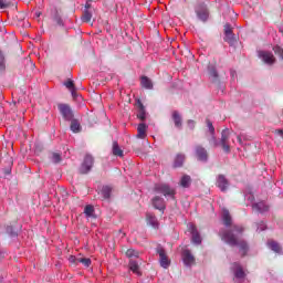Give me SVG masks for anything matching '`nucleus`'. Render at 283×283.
Listing matches in <instances>:
<instances>
[{"label": "nucleus", "mask_w": 283, "mask_h": 283, "mask_svg": "<svg viewBox=\"0 0 283 283\" xmlns=\"http://www.w3.org/2000/svg\"><path fill=\"white\" fill-rule=\"evenodd\" d=\"M242 233H244V227L234 224L231 229L221 233V240L229 247H239L241 258H247V254L249 253V243L244 240H238Z\"/></svg>", "instance_id": "obj_1"}, {"label": "nucleus", "mask_w": 283, "mask_h": 283, "mask_svg": "<svg viewBox=\"0 0 283 283\" xmlns=\"http://www.w3.org/2000/svg\"><path fill=\"white\" fill-rule=\"evenodd\" d=\"M208 78L213 84L217 85L218 90H222V81H220V73L218 72V66L216 64L209 63L207 66Z\"/></svg>", "instance_id": "obj_2"}, {"label": "nucleus", "mask_w": 283, "mask_h": 283, "mask_svg": "<svg viewBox=\"0 0 283 283\" xmlns=\"http://www.w3.org/2000/svg\"><path fill=\"white\" fill-rule=\"evenodd\" d=\"M223 41L230 45V48H235L238 45V38L233 33V27L231 23H226L223 25Z\"/></svg>", "instance_id": "obj_3"}, {"label": "nucleus", "mask_w": 283, "mask_h": 283, "mask_svg": "<svg viewBox=\"0 0 283 283\" xmlns=\"http://www.w3.org/2000/svg\"><path fill=\"white\" fill-rule=\"evenodd\" d=\"M154 189L156 193H160L165 198L176 200V189H174L169 184H156Z\"/></svg>", "instance_id": "obj_4"}, {"label": "nucleus", "mask_w": 283, "mask_h": 283, "mask_svg": "<svg viewBox=\"0 0 283 283\" xmlns=\"http://www.w3.org/2000/svg\"><path fill=\"white\" fill-rule=\"evenodd\" d=\"M195 12L197 14V19H199V21H202V23H207L209 21V7H207V3H197L195 7Z\"/></svg>", "instance_id": "obj_5"}, {"label": "nucleus", "mask_w": 283, "mask_h": 283, "mask_svg": "<svg viewBox=\"0 0 283 283\" xmlns=\"http://www.w3.org/2000/svg\"><path fill=\"white\" fill-rule=\"evenodd\" d=\"M94 167V157L90 154L85 155L80 168L78 174L82 176H86V174H90Z\"/></svg>", "instance_id": "obj_6"}, {"label": "nucleus", "mask_w": 283, "mask_h": 283, "mask_svg": "<svg viewBox=\"0 0 283 283\" xmlns=\"http://www.w3.org/2000/svg\"><path fill=\"white\" fill-rule=\"evenodd\" d=\"M156 254L159 255V264L161 269H167L168 266H171V260H169V256H167V251H165V248L163 245H157Z\"/></svg>", "instance_id": "obj_7"}, {"label": "nucleus", "mask_w": 283, "mask_h": 283, "mask_svg": "<svg viewBox=\"0 0 283 283\" xmlns=\"http://www.w3.org/2000/svg\"><path fill=\"white\" fill-rule=\"evenodd\" d=\"M57 109L66 123H70L74 118V111H72V107L70 104H59Z\"/></svg>", "instance_id": "obj_8"}, {"label": "nucleus", "mask_w": 283, "mask_h": 283, "mask_svg": "<svg viewBox=\"0 0 283 283\" xmlns=\"http://www.w3.org/2000/svg\"><path fill=\"white\" fill-rule=\"evenodd\" d=\"M229 138H231V132L229 130V128H224L221 132V138L219 140V144L222 147L224 154H231V146L229 145Z\"/></svg>", "instance_id": "obj_9"}, {"label": "nucleus", "mask_w": 283, "mask_h": 283, "mask_svg": "<svg viewBox=\"0 0 283 283\" xmlns=\"http://www.w3.org/2000/svg\"><path fill=\"white\" fill-rule=\"evenodd\" d=\"M216 187H218V189L222 193H227V191H229V187H231V182L229 181L227 176H224L223 174H220L216 178Z\"/></svg>", "instance_id": "obj_10"}, {"label": "nucleus", "mask_w": 283, "mask_h": 283, "mask_svg": "<svg viewBox=\"0 0 283 283\" xmlns=\"http://www.w3.org/2000/svg\"><path fill=\"white\" fill-rule=\"evenodd\" d=\"M195 156L199 163H209V153L201 145L195 147Z\"/></svg>", "instance_id": "obj_11"}, {"label": "nucleus", "mask_w": 283, "mask_h": 283, "mask_svg": "<svg viewBox=\"0 0 283 283\" xmlns=\"http://www.w3.org/2000/svg\"><path fill=\"white\" fill-rule=\"evenodd\" d=\"M4 231L11 240H17L21 233V226L7 224Z\"/></svg>", "instance_id": "obj_12"}, {"label": "nucleus", "mask_w": 283, "mask_h": 283, "mask_svg": "<svg viewBox=\"0 0 283 283\" xmlns=\"http://www.w3.org/2000/svg\"><path fill=\"white\" fill-rule=\"evenodd\" d=\"M258 56L265 65H274L275 63V56L269 51H258Z\"/></svg>", "instance_id": "obj_13"}, {"label": "nucleus", "mask_w": 283, "mask_h": 283, "mask_svg": "<svg viewBox=\"0 0 283 283\" xmlns=\"http://www.w3.org/2000/svg\"><path fill=\"white\" fill-rule=\"evenodd\" d=\"M181 255L185 266L191 268L193 262H196V258L191 254V250L189 249L184 250Z\"/></svg>", "instance_id": "obj_14"}, {"label": "nucleus", "mask_w": 283, "mask_h": 283, "mask_svg": "<svg viewBox=\"0 0 283 283\" xmlns=\"http://www.w3.org/2000/svg\"><path fill=\"white\" fill-rule=\"evenodd\" d=\"M190 233H191V242L192 244H202V237H200V232H198V228H196L193 224H190L189 227Z\"/></svg>", "instance_id": "obj_15"}, {"label": "nucleus", "mask_w": 283, "mask_h": 283, "mask_svg": "<svg viewBox=\"0 0 283 283\" xmlns=\"http://www.w3.org/2000/svg\"><path fill=\"white\" fill-rule=\"evenodd\" d=\"M138 111H137V118L145 123L147 120V111L145 109V105L140 99H137Z\"/></svg>", "instance_id": "obj_16"}, {"label": "nucleus", "mask_w": 283, "mask_h": 283, "mask_svg": "<svg viewBox=\"0 0 283 283\" xmlns=\"http://www.w3.org/2000/svg\"><path fill=\"white\" fill-rule=\"evenodd\" d=\"M153 207L158 211H165V199L163 197L156 196L155 198H153Z\"/></svg>", "instance_id": "obj_17"}, {"label": "nucleus", "mask_w": 283, "mask_h": 283, "mask_svg": "<svg viewBox=\"0 0 283 283\" xmlns=\"http://www.w3.org/2000/svg\"><path fill=\"white\" fill-rule=\"evenodd\" d=\"M171 119L177 129H182V115L178 111H174L171 114Z\"/></svg>", "instance_id": "obj_18"}, {"label": "nucleus", "mask_w": 283, "mask_h": 283, "mask_svg": "<svg viewBox=\"0 0 283 283\" xmlns=\"http://www.w3.org/2000/svg\"><path fill=\"white\" fill-rule=\"evenodd\" d=\"M69 123H71L70 129L73 134H81V132H83V126H81L78 119L73 117Z\"/></svg>", "instance_id": "obj_19"}, {"label": "nucleus", "mask_w": 283, "mask_h": 283, "mask_svg": "<svg viewBox=\"0 0 283 283\" xmlns=\"http://www.w3.org/2000/svg\"><path fill=\"white\" fill-rule=\"evenodd\" d=\"M52 21L59 25V28H65V21H63V17L59 13V10H54L52 12Z\"/></svg>", "instance_id": "obj_20"}, {"label": "nucleus", "mask_w": 283, "mask_h": 283, "mask_svg": "<svg viewBox=\"0 0 283 283\" xmlns=\"http://www.w3.org/2000/svg\"><path fill=\"white\" fill-rule=\"evenodd\" d=\"M128 266L132 273H135V275H137L138 277L143 276V272H140V265H138V261L130 260Z\"/></svg>", "instance_id": "obj_21"}, {"label": "nucleus", "mask_w": 283, "mask_h": 283, "mask_svg": "<svg viewBox=\"0 0 283 283\" xmlns=\"http://www.w3.org/2000/svg\"><path fill=\"white\" fill-rule=\"evenodd\" d=\"M222 222L224 227H231L233 219L231 218V213L229 212V209L223 208L222 210Z\"/></svg>", "instance_id": "obj_22"}, {"label": "nucleus", "mask_w": 283, "mask_h": 283, "mask_svg": "<svg viewBox=\"0 0 283 283\" xmlns=\"http://www.w3.org/2000/svg\"><path fill=\"white\" fill-rule=\"evenodd\" d=\"M140 85L144 90H154V82L147 75L140 77Z\"/></svg>", "instance_id": "obj_23"}, {"label": "nucleus", "mask_w": 283, "mask_h": 283, "mask_svg": "<svg viewBox=\"0 0 283 283\" xmlns=\"http://www.w3.org/2000/svg\"><path fill=\"white\" fill-rule=\"evenodd\" d=\"M252 209H256L259 213H266L269 211V206L264 201L252 203Z\"/></svg>", "instance_id": "obj_24"}, {"label": "nucleus", "mask_w": 283, "mask_h": 283, "mask_svg": "<svg viewBox=\"0 0 283 283\" xmlns=\"http://www.w3.org/2000/svg\"><path fill=\"white\" fill-rule=\"evenodd\" d=\"M137 138H147V124L140 123L137 127Z\"/></svg>", "instance_id": "obj_25"}, {"label": "nucleus", "mask_w": 283, "mask_h": 283, "mask_svg": "<svg viewBox=\"0 0 283 283\" xmlns=\"http://www.w3.org/2000/svg\"><path fill=\"white\" fill-rule=\"evenodd\" d=\"M103 200H111L112 198V187L111 186H103L99 191Z\"/></svg>", "instance_id": "obj_26"}, {"label": "nucleus", "mask_w": 283, "mask_h": 283, "mask_svg": "<svg viewBox=\"0 0 283 283\" xmlns=\"http://www.w3.org/2000/svg\"><path fill=\"white\" fill-rule=\"evenodd\" d=\"M182 165H185V155L177 154V156L175 157L172 167L175 169H178L179 167H182Z\"/></svg>", "instance_id": "obj_27"}, {"label": "nucleus", "mask_w": 283, "mask_h": 283, "mask_svg": "<svg viewBox=\"0 0 283 283\" xmlns=\"http://www.w3.org/2000/svg\"><path fill=\"white\" fill-rule=\"evenodd\" d=\"M180 186L184 189H189L191 187V176L189 175H184L180 179Z\"/></svg>", "instance_id": "obj_28"}, {"label": "nucleus", "mask_w": 283, "mask_h": 283, "mask_svg": "<svg viewBox=\"0 0 283 283\" xmlns=\"http://www.w3.org/2000/svg\"><path fill=\"white\" fill-rule=\"evenodd\" d=\"M147 222L153 229H158V219L154 214H147Z\"/></svg>", "instance_id": "obj_29"}, {"label": "nucleus", "mask_w": 283, "mask_h": 283, "mask_svg": "<svg viewBox=\"0 0 283 283\" xmlns=\"http://www.w3.org/2000/svg\"><path fill=\"white\" fill-rule=\"evenodd\" d=\"M268 247H269V249H271V251H274V253H281V251H282L280 243H277L276 241L268 242Z\"/></svg>", "instance_id": "obj_30"}, {"label": "nucleus", "mask_w": 283, "mask_h": 283, "mask_svg": "<svg viewBox=\"0 0 283 283\" xmlns=\"http://www.w3.org/2000/svg\"><path fill=\"white\" fill-rule=\"evenodd\" d=\"M234 276L237 277V280H244L247 277V273H244V269H242V266H238L234 270Z\"/></svg>", "instance_id": "obj_31"}, {"label": "nucleus", "mask_w": 283, "mask_h": 283, "mask_svg": "<svg viewBox=\"0 0 283 283\" xmlns=\"http://www.w3.org/2000/svg\"><path fill=\"white\" fill-rule=\"evenodd\" d=\"M113 155L123 158V149H120L118 142H113Z\"/></svg>", "instance_id": "obj_32"}, {"label": "nucleus", "mask_w": 283, "mask_h": 283, "mask_svg": "<svg viewBox=\"0 0 283 283\" xmlns=\"http://www.w3.org/2000/svg\"><path fill=\"white\" fill-rule=\"evenodd\" d=\"M3 167H8L11 164V167L14 165V159L10 155H6L1 158Z\"/></svg>", "instance_id": "obj_33"}, {"label": "nucleus", "mask_w": 283, "mask_h": 283, "mask_svg": "<svg viewBox=\"0 0 283 283\" xmlns=\"http://www.w3.org/2000/svg\"><path fill=\"white\" fill-rule=\"evenodd\" d=\"M82 21L83 23H90L92 21V10H84Z\"/></svg>", "instance_id": "obj_34"}, {"label": "nucleus", "mask_w": 283, "mask_h": 283, "mask_svg": "<svg viewBox=\"0 0 283 283\" xmlns=\"http://www.w3.org/2000/svg\"><path fill=\"white\" fill-rule=\"evenodd\" d=\"M3 72H6V55L0 50V74H3Z\"/></svg>", "instance_id": "obj_35"}, {"label": "nucleus", "mask_w": 283, "mask_h": 283, "mask_svg": "<svg viewBox=\"0 0 283 283\" xmlns=\"http://www.w3.org/2000/svg\"><path fill=\"white\" fill-rule=\"evenodd\" d=\"M84 213H85L86 218H94V206H92V205L85 206Z\"/></svg>", "instance_id": "obj_36"}, {"label": "nucleus", "mask_w": 283, "mask_h": 283, "mask_svg": "<svg viewBox=\"0 0 283 283\" xmlns=\"http://www.w3.org/2000/svg\"><path fill=\"white\" fill-rule=\"evenodd\" d=\"M77 262L78 264H83V266H85L86 269H90V266L92 265V259L90 258H78Z\"/></svg>", "instance_id": "obj_37"}, {"label": "nucleus", "mask_w": 283, "mask_h": 283, "mask_svg": "<svg viewBox=\"0 0 283 283\" xmlns=\"http://www.w3.org/2000/svg\"><path fill=\"white\" fill-rule=\"evenodd\" d=\"M206 124L208 127V132L210 133V136H213L216 134V127H213V122H211V119L207 118Z\"/></svg>", "instance_id": "obj_38"}, {"label": "nucleus", "mask_w": 283, "mask_h": 283, "mask_svg": "<svg viewBox=\"0 0 283 283\" xmlns=\"http://www.w3.org/2000/svg\"><path fill=\"white\" fill-rule=\"evenodd\" d=\"M273 52H274V54H276V56H279L283 61V49H282V46L274 45L273 46Z\"/></svg>", "instance_id": "obj_39"}, {"label": "nucleus", "mask_w": 283, "mask_h": 283, "mask_svg": "<svg viewBox=\"0 0 283 283\" xmlns=\"http://www.w3.org/2000/svg\"><path fill=\"white\" fill-rule=\"evenodd\" d=\"M211 137L208 139L209 144L212 145L213 147H221L220 146V140H218V138H216V134L214 135H210Z\"/></svg>", "instance_id": "obj_40"}, {"label": "nucleus", "mask_w": 283, "mask_h": 283, "mask_svg": "<svg viewBox=\"0 0 283 283\" xmlns=\"http://www.w3.org/2000/svg\"><path fill=\"white\" fill-rule=\"evenodd\" d=\"M64 86H66V90H70V92L72 90H76V85H74V82L72 80H67V82L63 83Z\"/></svg>", "instance_id": "obj_41"}, {"label": "nucleus", "mask_w": 283, "mask_h": 283, "mask_svg": "<svg viewBox=\"0 0 283 283\" xmlns=\"http://www.w3.org/2000/svg\"><path fill=\"white\" fill-rule=\"evenodd\" d=\"M266 229H268V227L264 221H260L259 223H256V231L259 233H261V231H266Z\"/></svg>", "instance_id": "obj_42"}, {"label": "nucleus", "mask_w": 283, "mask_h": 283, "mask_svg": "<svg viewBox=\"0 0 283 283\" xmlns=\"http://www.w3.org/2000/svg\"><path fill=\"white\" fill-rule=\"evenodd\" d=\"M61 160H62L61 154L53 153V155H52V163H54V165H59V163H61Z\"/></svg>", "instance_id": "obj_43"}, {"label": "nucleus", "mask_w": 283, "mask_h": 283, "mask_svg": "<svg viewBox=\"0 0 283 283\" xmlns=\"http://www.w3.org/2000/svg\"><path fill=\"white\" fill-rule=\"evenodd\" d=\"M126 258H138V251L134 249H128L126 251Z\"/></svg>", "instance_id": "obj_44"}, {"label": "nucleus", "mask_w": 283, "mask_h": 283, "mask_svg": "<svg viewBox=\"0 0 283 283\" xmlns=\"http://www.w3.org/2000/svg\"><path fill=\"white\" fill-rule=\"evenodd\" d=\"M2 174L4 176H10V174H12V166L11 164L9 163V166H3L2 168Z\"/></svg>", "instance_id": "obj_45"}, {"label": "nucleus", "mask_w": 283, "mask_h": 283, "mask_svg": "<svg viewBox=\"0 0 283 283\" xmlns=\"http://www.w3.org/2000/svg\"><path fill=\"white\" fill-rule=\"evenodd\" d=\"M187 125H188L189 129H191V130L196 129V120L188 119Z\"/></svg>", "instance_id": "obj_46"}, {"label": "nucleus", "mask_w": 283, "mask_h": 283, "mask_svg": "<svg viewBox=\"0 0 283 283\" xmlns=\"http://www.w3.org/2000/svg\"><path fill=\"white\" fill-rule=\"evenodd\" d=\"M69 262H71V264H78V258L71 255L69 258Z\"/></svg>", "instance_id": "obj_47"}, {"label": "nucleus", "mask_w": 283, "mask_h": 283, "mask_svg": "<svg viewBox=\"0 0 283 283\" xmlns=\"http://www.w3.org/2000/svg\"><path fill=\"white\" fill-rule=\"evenodd\" d=\"M84 10H92V0H86Z\"/></svg>", "instance_id": "obj_48"}, {"label": "nucleus", "mask_w": 283, "mask_h": 283, "mask_svg": "<svg viewBox=\"0 0 283 283\" xmlns=\"http://www.w3.org/2000/svg\"><path fill=\"white\" fill-rule=\"evenodd\" d=\"M34 147H35V151H38V153L43 151V145L35 143Z\"/></svg>", "instance_id": "obj_49"}, {"label": "nucleus", "mask_w": 283, "mask_h": 283, "mask_svg": "<svg viewBox=\"0 0 283 283\" xmlns=\"http://www.w3.org/2000/svg\"><path fill=\"white\" fill-rule=\"evenodd\" d=\"M230 76H231L232 80L238 78V72H235V70L231 69L230 70Z\"/></svg>", "instance_id": "obj_50"}, {"label": "nucleus", "mask_w": 283, "mask_h": 283, "mask_svg": "<svg viewBox=\"0 0 283 283\" xmlns=\"http://www.w3.org/2000/svg\"><path fill=\"white\" fill-rule=\"evenodd\" d=\"M71 96L76 101L78 98V93H76V88L71 90Z\"/></svg>", "instance_id": "obj_51"}, {"label": "nucleus", "mask_w": 283, "mask_h": 283, "mask_svg": "<svg viewBox=\"0 0 283 283\" xmlns=\"http://www.w3.org/2000/svg\"><path fill=\"white\" fill-rule=\"evenodd\" d=\"M8 8V2L0 0V10H6Z\"/></svg>", "instance_id": "obj_52"}, {"label": "nucleus", "mask_w": 283, "mask_h": 283, "mask_svg": "<svg viewBox=\"0 0 283 283\" xmlns=\"http://www.w3.org/2000/svg\"><path fill=\"white\" fill-rule=\"evenodd\" d=\"M274 134H275L276 136H280L281 138H283V129H282V128L275 129V130H274Z\"/></svg>", "instance_id": "obj_53"}, {"label": "nucleus", "mask_w": 283, "mask_h": 283, "mask_svg": "<svg viewBox=\"0 0 283 283\" xmlns=\"http://www.w3.org/2000/svg\"><path fill=\"white\" fill-rule=\"evenodd\" d=\"M248 200H250V202H253L255 200V197L253 195H249Z\"/></svg>", "instance_id": "obj_54"}, {"label": "nucleus", "mask_w": 283, "mask_h": 283, "mask_svg": "<svg viewBox=\"0 0 283 283\" xmlns=\"http://www.w3.org/2000/svg\"><path fill=\"white\" fill-rule=\"evenodd\" d=\"M35 17H41V12H35Z\"/></svg>", "instance_id": "obj_55"}, {"label": "nucleus", "mask_w": 283, "mask_h": 283, "mask_svg": "<svg viewBox=\"0 0 283 283\" xmlns=\"http://www.w3.org/2000/svg\"><path fill=\"white\" fill-rule=\"evenodd\" d=\"M0 283H3V276H0Z\"/></svg>", "instance_id": "obj_56"}]
</instances>
